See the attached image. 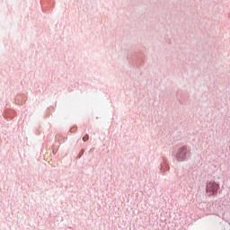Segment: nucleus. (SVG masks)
<instances>
[{
	"instance_id": "nucleus-1",
	"label": "nucleus",
	"mask_w": 230,
	"mask_h": 230,
	"mask_svg": "<svg viewBox=\"0 0 230 230\" xmlns=\"http://www.w3.org/2000/svg\"><path fill=\"white\" fill-rule=\"evenodd\" d=\"M218 190H220V185H218V183L215 181H209L208 183H207L206 191L207 193H208L209 197L215 195V193H217Z\"/></svg>"
},
{
	"instance_id": "nucleus-2",
	"label": "nucleus",
	"mask_w": 230,
	"mask_h": 230,
	"mask_svg": "<svg viewBox=\"0 0 230 230\" xmlns=\"http://www.w3.org/2000/svg\"><path fill=\"white\" fill-rule=\"evenodd\" d=\"M179 161H184L186 159V149H181L177 155Z\"/></svg>"
},
{
	"instance_id": "nucleus-3",
	"label": "nucleus",
	"mask_w": 230,
	"mask_h": 230,
	"mask_svg": "<svg viewBox=\"0 0 230 230\" xmlns=\"http://www.w3.org/2000/svg\"><path fill=\"white\" fill-rule=\"evenodd\" d=\"M83 141H89V135H85L84 137H83Z\"/></svg>"
}]
</instances>
